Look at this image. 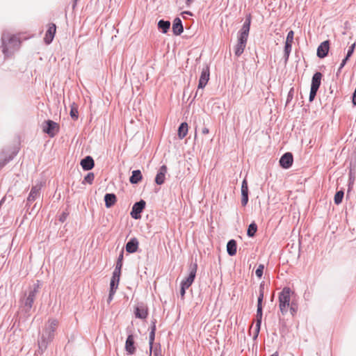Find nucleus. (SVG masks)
<instances>
[{
  "mask_svg": "<svg viewBox=\"0 0 356 356\" xmlns=\"http://www.w3.org/2000/svg\"><path fill=\"white\" fill-rule=\"evenodd\" d=\"M264 297V293H259L257 298V307H262V302Z\"/></svg>",
  "mask_w": 356,
  "mask_h": 356,
  "instance_id": "46",
  "label": "nucleus"
},
{
  "mask_svg": "<svg viewBox=\"0 0 356 356\" xmlns=\"http://www.w3.org/2000/svg\"><path fill=\"white\" fill-rule=\"evenodd\" d=\"M2 200L0 202V205L1 204Z\"/></svg>",
  "mask_w": 356,
  "mask_h": 356,
  "instance_id": "64",
  "label": "nucleus"
},
{
  "mask_svg": "<svg viewBox=\"0 0 356 356\" xmlns=\"http://www.w3.org/2000/svg\"><path fill=\"white\" fill-rule=\"evenodd\" d=\"M134 314L137 318L145 319L148 316V309L143 303L138 304L135 307Z\"/></svg>",
  "mask_w": 356,
  "mask_h": 356,
  "instance_id": "13",
  "label": "nucleus"
},
{
  "mask_svg": "<svg viewBox=\"0 0 356 356\" xmlns=\"http://www.w3.org/2000/svg\"><path fill=\"white\" fill-rule=\"evenodd\" d=\"M294 88H291L288 92L286 98V104H289L293 98Z\"/></svg>",
  "mask_w": 356,
  "mask_h": 356,
  "instance_id": "44",
  "label": "nucleus"
},
{
  "mask_svg": "<svg viewBox=\"0 0 356 356\" xmlns=\"http://www.w3.org/2000/svg\"><path fill=\"white\" fill-rule=\"evenodd\" d=\"M188 288L186 287V286H184L182 285H181V289H180V296L181 297V298L183 299L185 296V294H186V290Z\"/></svg>",
  "mask_w": 356,
  "mask_h": 356,
  "instance_id": "49",
  "label": "nucleus"
},
{
  "mask_svg": "<svg viewBox=\"0 0 356 356\" xmlns=\"http://www.w3.org/2000/svg\"><path fill=\"white\" fill-rule=\"evenodd\" d=\"M264 286L265 284L264 282H262L259 285V293H264Z\"/></svg>",
  "mask_w": 356,
  "mask_h": 356,
  "instance_id": "53",
  "label": "nucleus"
},
{
  "mask_svg": "<svg viewBox=\"0 0 356 356\" xmlns=\"http://www.w3.org/2000/svg\"><path fill=\"white\" fill-rule=\"evenodd\" d=\"M193 1L194 0H186V3L188 6H189Z\"/></svg>",
  "mask_w": 356,
  "mask_h": 356,
  "instance_id": "58",
  "label": "nucleus"
},
{
  "mask_svg": "<svg viewBox=\"0 0 356 356\" xmlns=\"http://www.w3.org/2000/svg\"><path fill=\"white\" fill-rule=\"evenodd\" d=\"M170 27V22L168 20L160 19L158 22V28L163 33H166Z\"/></svg>",
  "mask_w": 356,
  "mask_h": 356,
  "instance_id": "28",
  "label": "nucleus"
},
{
  "mask_svg": "<svg viewBox=\"0 0 356 356\" xmlns=\"http://www.w3.org/2000/svg\"><path fill=\"white\" fill-rule=\"evenodd\" d=\"M167 172V167L163 165L159 169L155 177V182L157 185H162L165 181V174Z\"/></svg>",
  "mask_w": 356,
  "mask_h": 356,
  "instance_id": "20",
  "label": "nucleus"
},
{
  "mask_svg": "<svg viewBox=\"0 0 356 356\" xmlns=\"http://www.w3.org/2000/svg\"><path fill=\"white\" fill-rule=\"evenodd\" d=\"M115 292H116V290L111 289H110L108 297V299H107V302L108 303L113 300V296L115 295Z\"/></svg>",
  "mask_w": 356,
  "mask_h": 356,
  "instance_id": "47",
  "label": "nucleus"
},
{
  "mask_svg": "<svg viewBox=\"0 0 356 356\" xmlns=\"http://www.w3.org/2000/svg\"><path fill=\"white\" fill-rule=\"evenodd\" d=\"M138 241L136 238L134 237L130 238L125 245V250L127 252L132 254L136 252L138 248Z\"/></svg>",
  "mask_w": 356,
  "mask_h": 356,
  "instance_id": "18",
  "label": "nucleus"
},
{
  "mask_svg": "<svg viewBox=\"0 0 356 356\" xmlns=\"http://www.w3.org/2000/svg\"><path fill=\"white\" fill-rule=\"evenodd\" d=\"M355 43H353L349 47L346 55V57H348L350 58L352 56L355 51Z\"/></svg>",
  "mask_w": 356,
  "mask_h": 356,
  "instance_id": "43",
  "label": "nucleus"
},
{
  "mask_svg": "<svg viewBox=\"0 0 356 356\" xmlns=\"http://www.w3.org/2000/svg\"><path fill=\"white\" fill-rule=\"evenodd\" d=\"M291 49H292V43H286L285 42L284 52H285L286 54H291Z\"/></svg>",
  "mask_w": 356,
  "mask_h": 356,
  "instance_id": "45",
  "label": "nucleus"
},
{
  "mask_svg": "<svg viewBox=\"0 0 356 356\" xmlns=\"http://www.w3.org/2000/svg\"><path fill=\"white\" fill-rule=\"evenodd\" d=\"M318 90L310 88V92L309 96V102H312L315 99V97L316 96Z\"/></svg>",
  "mask_w": 356,
  "mask_h": 356,
  "instance_id": "42",
  "label": "nucleus"
},
{
  "mask_svg": "<svg viewBox=\"0 0 356 356\" xmlns=\"http://www.w3.org/2000/svg\"><path fill=\"white\" fill-rule=\"evenodd\" d=\"M227 254L232 257L236 255L237 252V243L234 239H230L227 243Z\"/></svg>",
  "mask_w": 356,
  "mask_h": 356,
  "instance_id": "26",
  "label": "nucleus"
},
{
  "mask_svg": "<svg viewBox=\"0 0 356 356\" xmlns=\"http://www.w3.org/2000/svg\"><path fill=\"white\" fill-rule=\"evenodd\" d=\"M95 179V175L93 172H88L84 177L82 184L88 183L92 184Z\"/></svg>",
  "mask_w": 356,
  "mask_h": 356,
  "instance_id": "36",
  "label": "nucleus"
},
{
  "mask_svg": "<svg viewBox=\"0 0 356 356\" xmlns=\"http://www.w3.org/2000/svg\"><path fill=\"white\" fill-rule=\"evenodd\" d=\"M341 70H342V68H340V66H339L338 70H337V76H339V74H340Z\"/></svg>",
  "mask_w": 356,
  "mask_h": 356,
  "instance_id": "60",
  "label": "nucleus"
},
{
  "mask_svg": "<svg viewBox=\"0 0 356 356\" xmlns=\"http://www.w3.org/2000/svg\"><path fill=\"white\" fill-rule=\"evenodd\" d=\"M293 162V156L291 152H286L284 153L281 158L280 159L279 163L280 165L283 169H289L290 168Z\"/></svg>",
  "mask_w": 356,
  "mask_h": 356,
  "instance_id": "8",
  "label": "nucleus"
},
{
  "mask_svg": "<svg viewBox=\"0 0 356 356\" xmlns=\"http://www.w3.org/2000/svg\"><path fill=\"white\" fill-rule=\"evenodd\" d=\"M156 320H154L152 321L150 332H156Z\"/></svg>",
  "mask_w": 356,
  "mask_h": 356,
  "instance_id": "51",
  "label": "nucleus"
},
{
  "mask_svg": "<svg viewBox=\"0 0 356 356\" xmlns=\"http://www.w3.org/2000/svg\"><path fill=\"white\" fill-rule=\"evenodd\" d=\"M70 115L74 120H76L79 118V113H78L77 108L72 106V108L70 109Z\"/></svg>",
  "mask_w": 356,
  "mask_h": 356,
  "instance_id": "37",
  "label": "nucleus"
},
{
  "mask_svg": "<svg viewBox=\"0 0 356 356\" xmlns=\"http://www.w3.org/2000/svg\"><path fill=\"white\" fill-rule=\"evenodd\" d=\"M56 31V24L54 23L49 24L44 39L46 44H49L50 43H51L55 36Z\"/></svg>",
  "mask_w": 356,
  "mask_h": 356,
  "instance_id": "16",
  "label": "nucleus"
},
{
  "mask_svg": "<svg viewBox=\"0 0 356 356\" xmlns=\"http://www.w3.org/2000/svg\"><path fill=\"white\" fill-rule=\"evenodd\" d=\"M289 55H290V54H286V53L284 52V58L285 63H287L289 58Z\"/></svg>",
  "mask_w": 356,
  "mask_h": 356,
  "instance_id": "55",
  "label": "nucleus"
},
{
  "mask_svg": "<svg viewBox=\"0 0 356 356\" xmlns=\"http://www.w3.org/2000/svg\"><path fill=\"white\" fill-rule=\"evenodd\" d=\"M123 259H124V251L122 250L118 257L115 268L114 270L121 271L122 265H123Z\"/></svg>",
  "mask_w": 356,
  "mask_h": 356,
  "instance_id": "31",
  "label": "nucleus"
},
{
  "mask_svg": "<svg viewBox=\"0 0 356 356\" xmlns=\"http://www.w3.org/2000/svg\"><path fill=\"white\" fill-rule=\"evenodd\" d=\"M350 58L348 57L345 56L344 58L342 60L340 65H339L340 68H343L346 65V63L348 62V60Z\"/></svg>",
  "mask_w": 356,
  "mask_h": 356,
  "instance_id": "50",
  "label": "nucleus"
},
{
  "mask_svg": "<svg viewBox=\"0 0 356 356\" xmlns=\"http://www.w3.org/2000/svg\"><path fill=\"white\" fill-rule=\"evenodd\" d=\"M78 0H74V3L72 6L73 9L76 7Z\"/></svg>",
  "mask_w": 356,
  "mask_h": 356,
  "instance_id": "61",
  "label": "nucleus"
},
{
  "mask_svg": "<svg viewBox=\"0 0 356 356\" xmlns=\"http://www.w3.org/2000/svg\"><path fill=\"white\" fill-rule=\"evenodd\" d=\"M155 339V332H150L149 335V344L150 352L152 350L153 343Z\"/></svg>",
  "mask_w": 356,
  "mask_h": 356,
  "instance_id": "40",
  "label": "nucleus"
},
{
  "mask_svg": "<svg viewBox=\"0 0 356 356\" xmlns=\"http://www.w3.org/2000/svg\"><path fill=\"white\" fill-rule=\"evenodd\" d=\"M264 269V264H259L257 268L255 270V274L257 277L261 278L263 276Z\"/></svg>",
  "mask_w": 356,
  "mask_h": 356,
  "instance_id": "39",
  "label": "nucleus"
},
{
  "mask_svg": "<svg viewBox=\"0 0 356 356\" xmlns=\"http://www.w3.org/2000/svg\"><path fill=\"white\" fill-rule=\"evenodd\" d=\"M209 132V129L207 127H204L202 130V134H207Z\"/></svg>",
  "mask_w": 356,
  "mask_h": 356,
  "instance_id": "57",
  "label": "nucleus"
},
{
  "mask_svg": "<svg viewBox=\"0 0 356 356\" xmlns=\"http://www.w3.org/2000/svg\"><path fill=\"white\" fill-rule=\"evenodd\" d=\"M42 131L49 136L53 138L59 131V125L51 120H45L42 127Z\"/></svg>",
  "mask_w": 356,
  "mask_h": 356,
  "instance_id": "5",
  "label": "nucleus"
},
{
  "mask_svg": "<svg viewBox=\"0 0 356 356\" xmlns=\"http://www.w3.org/2000/svg\"><path fill=\"white\" fill-rule=\"evenodd\" d=\"M330 49V41L325 40L320 44V45L317 48V56L319 58H324L328 54Z\"/></svg>",
  "mask_w": 356,
  "mask_h": 356,
  "instance_id": "14",
  "label": "nucleus"
},
{
  "mask_svg": "<svg viewBox=\"0 0 356 356\" xmlns=\"http://www.w3.org/2000/svg\"><path fill=\"white\" fill-rule=\"evenodd\" d=\"M209 67L206 66L202 70L198 83V89H204L209 80Z\"/></svg>",
  "mask_w": 356,
  "mask_h": 356,
  "instance_id": "10",
  "label": "nucleus"
},
{
  "mask_svg": "<svg viewBox=\"0 0 356 356\" xmlns=\"http://www.w3.org/2000/svg\"><path fill=\"white\" fill-rule=\"evenodd\" d=\"M291 289L285 286L279 293V307L282 315H285L288 312V308L291 304Z\"/></svg>",
  "mask_w": 356,
  "mask_h": 356,
  "instance_id": "4",
  "label": "nucleus"
},
{
  "mask_svg": "<svg viewBox=\"0 0 356 356\" xmlns=\"http://www.w3.org/2000/svg\"><path fill=\"white\" fill-rule=\"evenodd\" d=\"M323 74L320 72H316L312 78L311 88L318 90L321 84Z\"/></svg>",
  "mask_w": 356,
  "mask_h": 356,
  "instance_id": "22",
  "label": "nucleus"
},
{
  "mask_svg": "<svg viewBox=\"0 0 356 356\" xmlns=\"http://www.w3.org/2000/svg\"><path fill=\"white\" fill-rule=\"evenodd\" d=\"M54 332H55L54 331L49 330L45 328L42 336L44 338H47V339H48V341H51L54 337Z\"/></svg>",
  "mask_w": 356,
  "mask_h": 356,
  "instance_id": "35",
  "label": "nucleus"
},
{
  "mask_svg": "<svg viewBox=\"0 0 356 356\" xmlns=\"http://www.w3.org/2000/svg\"><path fill=\"white\" fill-rule=\"evenodd\" d=\"M68 216V213L63 211L60 216H59V220L61 222H63L66 220L67 217Z\"/></svg>",
  "mask_w": 356,
  "mask_h": 356,
  "instance_id": "48",
  "label": "nucleus"
},
{
  "mask_svg": "<svg viewBox=\"0 0 356 356\" xmlns=\"http://www.w3.org/2000/svg\"><path fill=\"white\" fill-rule=\"evenodd\" d=\"M49 325L46 327L47 329L52 331H56V329L58 325V321L56 319L49 320Z\"/></svg>",
  "mask_w": 356,
  "mask_h": 356,
  "instance_id": "34",
  "label": "nucleus"
},
{
  "mask_svg": "<svg viewBox=\"0 0 356 356\" xmlns=\"http://www.w3.org/2000/svg\"><path fill=\"white\" fill-rule=\"evenodd\" d=\"M146 202L143 200H140L134 204L130 215L132 218L138 220L141 218V213L145 208Z\"/></svg>",
  "mask_w": 356,
  "mask_h": 356,
  "instance_id": "7",
  "label": "nucleus"
},
{
  "mask_svg": "<svg viewBox=\"0 0 356 356\" xmlns=\"http://www.w3.org/2000/svg\"><path fill=\"white\" fill-rule=\"evenodd\" d=\"M197 269V264L196 262L191 263L189 266V274L188 277L183 280L181 282V285L189 288L192 284L193 283L195 276L196 272Z\"/></svg>",
  "mask_w": 356,
  "mask_h": 356,
  "instance_id": "6",
  "label": "nucleus"
},
{
  "mask_svg": "<svg viewBox=\"0 0 356 356\" xmlns=\"http://www.w3.org/2000/svg\"><path fill=\"white\" fill-rule=\"evenodd\" d=\"M270 356H279L278 355V353L277 352H275V353H273L272 355Z\"/></svg>",
  "mask_w": 356,
  "mask_h": 356,
  "instance_id": "62",
  "label": "nucleus"
},
{
  "mask_svg": "<svg viewBox=\"0 0 356 356\" xmlns=\"http://www.w3.org/2000/svg\"><path fill=\"white\" fill-rule=\"evenodd\" d=\"M188 133V124L181 122L178 127V136L180 139H183Z\"/></svg>",
  "mask_w": 356,
  "mask_h": 356,
  "instance_id": "29",
  "label": "nucleus"
},
{
  "mask_svg": "<svg viewBox=\"0 0 356 356\" xmlns=\"http://www.w3.org/2000/svg\"><path fill=\"white\" fill-rule=\"evenodd\" d=\"M252 15L250 13L246 15L245 22L242 28L238 33V42L234 47V54L236 56H240L244 51L248 38L250 32Z\"/></svg>",
  "mask_w": 356,
  "mask_h": 356,
  "instance_id": "1",
  "label": "nucleus"
},
{
  "mask_svg": "<svg viewBox=\"0 0 356 356\" xmlns=\"http://www.w3.org/2000/svg\"><path fill=\"white\" fill-rule=\"evenodd\" d=\"M154 356H163L160 349H155L154 351Z\"/></svg>",
  "mask_w": 356,
  "mask_h": 356,
  "instance_id": "54",
  "label": "nucleus"
},
{
  "mask_svg": "<svg viewBox=\"0 0 356 356\" xmlns=\"http://www.w3.org/2000/svg\"><path fill=\"white\" fill-rule=\"evenodd\" d=\"M352 103L354 106H356V87L352 95Z\"/></svg>",
  "mask_w": 356,
  "mask_h": 356,
  "instance_id": "52",
  "label": "nucleus"
},
{
  "mask_svg": "<svg viewBox=\"0 0 356 356\" xmlns=\"http://www.w3.org/2000/svg\"><path fill=\"white\" fill-rule=\"evenodd\" d=\"M105 207L106 208L112 207L117 201V197L114 193H106L104 197Z\"/></svg>",
  "mask_w": 356,
  "mask_h": 356,
  "instance_id": "25",
  "label": "nucleus"
},
{
  "mask_svg": "<svg viewBox=\"0 0 356 356\" xmlns=\"http://www.w3.org/2000/svg\"><path fill=\"white\" fill-rule=\"evenodd\" d=\"M344 196V192L342 190L337 191L334 195V201L336 204H339L341 203L343 198Z\"/></svg>",
  "mask_w": 356,
  "mask_h": 356,
  "instance_id": "33",
  "label": "nucleus"
},
{
  "mask_svg": "<svg viewBox=\"0 0 356 356\" xmlns=\"http://www.w3.org/2000/svg\"><path fill=\"white\" fill-rule=\"evenodd\" d=\"M199 90L200 89L197 88V90H196V92H195V95H194V96H193V97L192 99V101H191V104L197 98V95H199Z\"/></svg>",
  "mask_w": 356,
  "mask_h": 356,
  "instance_id": "56",
  "label": "nucleus"
},
{
  "mask_svg": "<svg viewBox=\"0 0 356 356\" xmlns=\"http://www.w3.org/2000/svg\"><path fill=\"white\" fill-rule=\"evenodd\" d=\"M289 307L291 314L294 316L298 311V305L294 302H291Z\"/></svg>",
  "mask_w": 356,
  "mask_h": 356,
  "instance_id": "38",
  "label": "nucleus"
},
{
  "mask_svg": "<svg viewBox=\"0 0 356 356\" xmlns=\"http://www.w3.org/2000/svg\"><path fill=\"white\" fill-rule=\"evenodd\" d=\"M257 231V225L255 222H251L247 229V235L249 237H253Z\"/></svg>",
  "mask_w": 356,
  "mask_h": 356,
  "instance_id": "30",
  "label": "nucleus"
},
{
  "mask_svg": "<svg viewBox=\"0 0 356 356\" xmlns=\"http://www.w3.org/2000/svg\"><path fill=\"white\" fill-rule=\"evenodd\" d=\"M294 37V32L292 30H290L286 35V43H293Z\"/></svg>",
  "mask_w": 356,
  "mask_h": 356,
  "instance_id": "41",
  "label": "nucleus"
},
{
  "mask_svg": "<svg viewBox=\"0 0 356 356\" xmlns=\"http://www.w3.org/2000/svg\"><path fill=\"white\" fill-rule=\"evenodd\" d=\"M172 32L175 35H180L184 31L182 21L179 17H175L172 22Z\"/></svg>",
  "mask_w": 356,
  "mask_h": 356,
  "instance_id": "21",
  "label": "nucleus"
},
{
  "mask_svg": "<svg viewBox=\"0 0 356 356\" xmlns=\"http://www.w3.org/2000/svg\"><path fill=\"white\" fill-rule=\"evenodd\" d=\"M49 342L51 341L42 336L40 340L38 341L39 351L42 353L47 348Z\"/></svg>",
  "mask_w": 356,
  "mask_h": 356,
  "instance_id": "32",
  "label": "nucleus"
},
{
  "mask_svg": "<svg viewBox=\"0 0 356 356\" xmlns=\"http://www.w3.org/2000/svg\"><path fill=\"white\" fill-rule=\"evenodd\" d=\"M202 93H203V92L202 91V92L200 93V96H202Z\"/></svg>",
  "mask_w": 356,
  "mask_h": 356,
  "instance_id": "63",
  "label": "nucleus"
},
{
  "mask_svg": "<svg viewBox=\"0 0 356 356\" xmlns=\"http://www.w3.org/2000/svg\"><path fill=\"white\" fill-rule=\"evenodd\" d=\"M241 204L243 207H245L249 200V188L248 181L246 179H244L241 184Z\"/></svg>",
  "mask_w": 356,
  "mask_h": 356,
  "instance_id": "9",
  "label": "nucleus"
},
{
  "mask_svg": "<svg viewBox=\"0 0 356 356\" xmlns=\"http://www.w3.org/2000/svg\"><path fill=\"white\" fill-rule=\"evenodd\" d=\"M184 14H186V15H192V13H191V12H190V11H184V12L182 13V15H184Z\"/></svg>",
  "mask_w": 356,
  "mask_h": 356,
  "instance_id": "59",
  "label": "nucleus"
},
{
  "mask_svg": "<svg viewBox=\"0 0 356 356\" xmlns=\"http://www.w3.org/2000/svg\"><path fill=\"white\" fill-rule=\"evenodd\" d=\"M40 289V281L37 280L35 283L31 286L28 293H25L24 296L20 299V305L22 310L29 314L33 307L36 295L38 294Z\"/></svg>",
  "mask_w": 356,
  "mask_h": 356,
  "instance_id": "2",
  "label": "nucleus"
},
{
  "mask_svg": "<svg viewBox=\"0 0 356 356\" xmlns=\"http://www.w3.org/2000/svg\"><path fill=\"white\" fill-rule=\"evenodd\" d=\"M143 179V175L140 170H134L131 172L129 177V181L132 184H138Z\"/></svg>",
  "mask_w": 356,
  "mask_h": 356,
  "instance_id": "27",
  "label": "nucleus"
},
{
  "mask_svg": "<svg viewBox=\"0 0 356 356\" xmlns=\"http://www.w3.org/2000/svg\"><path fill=\"white\" fill-rule=\"evenodd\" d=\"M262 316H263V307H257V314H256V325H255V332L253 337V339L255 340L258 337L261 322H262Z\"/></svg>",
  "mask_w": 356,
  "mask_h": 356,
  "instance_id": "12",
  "label": "nucleus"
},
{
  "mask_svg": "<svg viewBox=\"0 0 356 356\" xmlns=\"http://www.w3.org/2000/svg\"><path fill=\"white\" fill-rule=\"evenodd\" d=\"M121 271L114 270L110 282V289L117 290L120 282Z\"/></svg>",
  "mask_w": 356,
  "mask_h": 356,
  "instance_id": "23",
  "label": "nucleus"
},
{
  "mask_svg": "<svg viewBox=\"0 0 356 356\" xmlns=\"http://www.w3.org/2000/svg\"><path fill=\"white\" fill-rule=\"evenodd\" d=\"M262 316H263V307H257V314H256V325H255V332L253 337V339L255 340L258 337L261 322H262Z\"/></svg>",
  "mask_w": 356,
  "mask_h": 356,
  "instance_id": "11",
  "label": "nucleus"
},
{
  "mask_svg": "<svg viewBox=\"0 0 356 356\" xmlns=\"http://www.w3.org/2000/svg\"><path fill=\"white\" fill-rule=\"evenodd\" d=\"M1 45L3 54L6 56L11 53L13 50L17 49L20 45L19 39L15 35H11L8 32H3L1 35Z\"/></svg>",
  "mask_w": 356,
  "mask_h": 356,
  "instance_id": "3",
  "label": "nucleus"
},
{
  "mask_svg": "<svg viewBox=\"0 0 356 356\" xmlns=\"http://www.w3.org/2000/svg\"><path fill=\"white\" fill-rule=\"evenodd\" d=\"M41 190V184H37L35 186H32L29 195L27 197V203L28 204L33 201H35L40 195Z\"/></svg>",
  "mask_w": 356,
  "mask_h": 356,
  "instance_id": "15",
  "label": "nucleus"
},
{
  "mask_svg": "<svg viewBox=\"0 0 356 356\" xmlns=\"http://www.w3.org/2000/svg\"><path fill=\"white\" fill-rule=\"evenodd\" d=\"M82 169L85 171L92 170L95 166L94 159L91 156H86L80 162Z\"/></svg>",
  "mask_w": 356,
  "mask_h": 356,
  "instance_id": "17",
  "label": "nucleus"
},
{
  "mask_svg": "<svg viewBox=\"0 0 356 356\" xmlns=\"http://www.w3.org/2000/svg\"><path fill=\"white\" fill-rule=\"evenodd\" d=\"M16 153L15 152L8 155L4 151H3L0 154V168H3L8 163L12 161Z\"/></svg>",
  "mask_w": 356,
  "mask_h": 356,
  "instance_id": "24",
  "label": "nucleus"
},
{
  "mask_svg": "<svg viewBox=\"0 0 356 356\" xmlns=\"http://www.w3.org/2000/svg\"><path fill=\"white\" fill-rule=\"evenodd\" d=\"M134 343H135L134 337L132 334H129L127 336V338L126 342H125V350L129 355L134 354V353L136 351V347H135Z\"/></svg>",
  "mask_w": 356,
  "mask_h": 356,
  "instance_id": "19",
  "label": "nucleus"
}]
</instances>
